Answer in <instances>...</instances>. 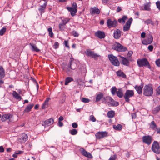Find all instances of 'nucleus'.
I'll list each match as a JSON object with an SVG mask.
<instances>
[{"label": "nucleus", "mask_w": 160, "mask_h": 160, "mask_svg": "<svg viewBox=\"0 0 160 160\" xmlns=\"http://www.w3.org/2000/svg\"><path fill=\"white\" fill-rule=\"evenodd\" d=\"M133 53V52L132 51H130L128 52V55L130 57Z\"/></svg>", "instance_id": "obj_58"}, {"label": "nucleus", "mask_w": 160, "mask_h": 160, "mask_svg": "<svg viewBox=\"0 0 160 160\" xmlns=\"http://www.w3.org/2000/svg\"><path fill=\"white\" fill-rule=\"evenodd\" d=\"M95 36L100 39H102L105 37V34L103 32L98 31L95 33Z\"/></svg>", "instance_id": "obj_14"}, {"label": "nucleus", "mask_w": 160, "mask_h": 160, "mask_svg": "<svg viewBox=\"0 0 160 160\" xmlns=\"http://www.w3.org/2000/svg\"><path fill=\"white\" fill-rule=\"evenodd\" d=\"M116 74L118 76L122 77L123 78H125L126 76V75L121 70L117 71L116 72Z\"/></svg>", "instance_id": "obj_29"}, {"label": "nucleus", "mask_w": 160, "mask_h": 160, "mask_svg": "<svg viewBox=\"0 0 160 160\" xmlns=\"http://www.w3.org/2000/svg\"><path fill=\"white\" fill-rule=\"evenodd\" d=\"M29 44L31 46L30 48L32 51L39 52L40 51V50L37 48L35 44L30 43Z\"/></svg>", "instance_id": "obj_20"}, {"label": "nucleus", "mask_w": 160, "mask_h": 160, "mask_svg": "<svg viewBox=\"0 0 160 160\" xmlns=\"http://www.w3.org/2000/svg\"><path fill=\"white\" fill-rule=\"evenodd\" d=\"M107 26L109 28L112 27H115L118 25V22L116 20L112 21L111 19H108L107 21Z\"/></svg>", "instance_id": "obj_10"}, {"label": "nucleus", "mask_w": 160, "mask_h": 160, "mask_svg": "<svg viewBox=\"0 0 160 160\" xmlns=\"http://www.w3.org/2000/svg\"><path fill=\"white\" fill-rule=\"evenodd\" d=\"M142 86L136 85L135 88L138 94H141L142 92Z\"/></svg>", "instance_id": "obj_27"}, {"label": "nucleus", "mask_w": 160, "mask_h": 160, "mask_svg": "<svg viewBox=\"0 0 160 160\" xmlns=\"http://www.w3.org/2000/svg\"><path fill=\"white\" fill-rule=\"evenodd\" d=\"M156 4L157 6V8L159 10H160V2L159 1H158L156 2Z\"/></svg>", "instance_id": "obj_56"}, {"label": "nucleus", "mask_w": 160, "mask_h": 160, "mask_svg": "<svg viewBox=\"0 0 160 160\" xmlns=\"http://www.w3.org/2000/svg\"><path fill=\"white\" fill-rule=\"evenodd\" d=\"M102 1L103 4H106L108 2L109 0H102Z\"/></svg>", "instance_id": "obj_61"}, {"label": "nucleus", "mask_w": 160, "mask_h": 160, "mask_svg": "<svg viewBox=\"0 0 160 160\" xmlns=\"http://www.w3.org/2000/svg\"><path fill=\"white\" fill-rule=\"evenodd\" d=\"M111 90V93L113 95H115L116 93L117 96L120 98H122L123 96V92L121 88L118 89L117 90L115 87H113L112 88Z\"/></svg>", "instance_id": "obj_3"}, {"label": "nucleus", "mask_w": 160, "mask_h": 160, "mask_svg": "<svg viewBox=\"0 0 160 160\" xmlns=\"http://www.w3.org/2000/svg\"><path fill=\"white\" fill-rule=\"evenodd\" d=\"M64 44L65 46L69 49L70 48V47L68 44V41L65 40L64 42Z\"/></svg>", "instance_id": "obj_49"}, {"label": "nucleus", "mask_w": 160, "mask_h": 160, "mask_svg": "<svg viewBox=\"0 0 160 160\" xmlns=\"http://www.w3.org/2000/svg\"><path fill=\"white\" fill-rule=\"evenodd\" d=\"M54 122L53 120L52 119L50 118L47 120L45 121V124L49 126L52 124Z\"/></svg>", "instance_id": "obj_36"}, {"label": "nucleus", "mask_w": 160, "mask_h": 160, "mask_svg": "<svg viewBox=\"0 0 160 160\" xmlns=\"http://www.w3.org/2000/svg\"><path fill=\"white\" fill-rule=\"evenodd\" d=\"M152 150L157 154L160 153V147L159 143L157 141H154L152 144Z\"/></svg>", "instance_id": "obj_6"}, {"label": "nucleus", "mask_w": 160, "mask_h": 160, "mask_svg": "<svg viewBox=\"0 0 160 160\" xmlns=\"http://www.w3.org/2000/svg\"><path fill=\"white\" fill-rule=\"evenodd\" d=\"M148 49L150 51H152L153 49V47L152 45H149L148 46Z\"/></svg>", "instance_id": "obj_55"}, {"label": "nucleus", "mask_w": 160, "mask_h": 160, "mask_svg": "<svg viewBox=\"0 0 160 160\" xmlns=\"http://www.w3.org/2000/svg\"><path fill=\"white\" fill-rule=\"evenodd\" d=\"M153 93V89L151 84L145 85L143 88V94L146 96H151Z\"/></svg>", "instance_id": "obj_2"}, {"label": "nucleus", "mask_w": 160, "mask_h": 160, "mask_svg": "<svg viewBox=\"0 0 160 160\" xmlns=\"http://www.w3.org/2000/svg\"><path fill=\"white\" fill-rule=\"evenodd\" d=\"M5 76V71L2 66H0V79L3 78Z\"/></svg>", "instance_id": "obj_26"}, {"label": "nucleus", "mask_w": 160, "mask_h": 160, "mask_svg": "<svg viewBox=\"0 0 160 160\" xmlns=\"http://www.w3.org/2000/svg\"><path fill=\"white\" fill-rule=\"evenodd\" d=\"M112 49L118 52H124L127 50L126 47L118 42H116L112 45Z\"/></svg>", "instance_id": "obj_4"}, {"label": "nucleus", "mask_w": 160, "mask_h": 160, "mask_svg": "<svg viewBox=\"0 0 160 160\" xmlns=\"http://www.w3.org/2000/svg\"><path fill=\"white\" fill-rule=\"evenodd\" d=\"M141 37L142 38H144L145 37L146 33L144 32H142L141 34Z\"/></svg>", "instance_id": "obj_63"}, {"label": "nucleus", "mask_w": 160, "mask_h": 160, "mask_svg": "<svg viewBox=\"0 0 160 160\" xmlns=\"http://www.w3.org/2000/svg\"><path fill=\"white\" fill-rule=\"evenodd\" d=\"M150 5L148 3L146 5H145L144 9L145 10L149 11L150 9Z\"/></svg>", "instance_id": "obj_45"}, {"label": "nucleus", "mask_w": 160, "mask_h": 160, "mask_svg": "<svg viewBox=\"0 0 160 160\" xmlns=\"http://www.w3.org/2000/svg\"><path fill=\"white\" fill-rule=\"evenodd\" d=\"M134 95V93L133 90H127L124 95V98L126 102H129L130 101L129 98L133 96Z\"/></svg>", "instance_id": "obj_8"}, {"label": "nucleus", "mask_w": 160, "mask_h": 160, "mask_svg": "<svg viewBox=\"0 0 160 160\" xmlns=\"http://www.w3.org/2000/svg\"><path fill=\"white\" fill-rule=\"evenodd\" d=\"M72 5L73 6V7L74 8H77V5L76 3L75 2H73Z\"/></svg>", "instance_id": "obj_59"}, {"label": "nucleus", "mask_w": 160, "mask_h": 160, "mask_svg": "<svg viewBox=\"0 0 160 160\" xmlns=\"http://www.w3.org/2000/svg\"><path fill=\"white\" fill-rule=\"evenodd\" d=\"M12 115L10 114H5L2 115V122H4L7 120H9L10 118H11Z\"/></svg>", "instance_id": "obj_22"}, {"label": "nucleus", "mask_w": 160, "mask_h": 160, "mask_svg": "<svg viewBox=\"0 0 160 160\" xmlns=\"http://www.w3.org/2000/svg\"><path fill=\"white\" fill-rule=\"evenodd\" d=\"M67 8L70 12L71 14L72 17L74 16L76 13L77 12V8H74L71 7H68Z\"/></svg>", "instance_id": "obj_16"}, {"label": "nucleus", "mask_w": 160, "mask_h": 160, "mask_svg": "<svg viewBox=\"0 0 160 160\" xmlns=\"http://www.w3.org/2000/svg\"><path fill=\"white\" fill-rule=\"evenodd\" d=\"M78 126V124L76 122H74L72 124V126L73 128H76Z\"/></svg>", "instance_id": "obj_57"}, {"label": "nucleus", "mask_w": 160, "mask_h": 160, "mask_svg": "<svg viewBox=\"0 0 160 160\" xmlns=\"http://www.w3.org/2000/svg\"><path fill=\"white\" fill-rule=\"evenodd\" d=\"M113 128L115 130L120 131L122 129V127L121 125L118 124L117 125H114L113 126Z\"/></svg>", "instance_id": "obj_30"}, {"label": "nucleus", "mask_w": 160, "mask_h": 160, "mask_svg": "<svg viewBox=\"0 0 160 160\" xmlns=\"http://www.w3.org/2000/svg\"><path fill=\"white\" fill-rule=\"evenodd\" d=\"M108 136V133L106 131L99 132L96 133L95 135L96 138L97 139H101Z\"/></svg>", "instance_id": "obj_11"}, {"label": "nucleus", "mask_w": 160, "mask_h": 160, "mask_svg": "<svg viewBox=\"0 0 160 160\" xmlns=\"http://www.w3.org/2000/svg\"><path fill=\"white\" fill-rule=\"evenodd\" d=\"M103 97V94L102 93H100L96 95V101L97 102L99 101Z\"/></svg>", "instance_id": "obj_28"}, {"label": "nucleus", "mask_w": 160, "mask_h": 160, "mask_svg": "<svg viewBox=\"0 0 160 160\" xmlns=\"http://www.w3.org/2000/svg\"><path fill=\"white\" fill-rule=\"evenodd\" d=\"M4 151V149L2 146L0 147V152H3Z\"/></svg>", "instance_id": "obj_62"}, {"label": "nucleus", "mask_w": 160, "mask_h": 160, "mask_svg": "<svg viewBox=\"0 0 160 160\" xmlns=\"http://www.w3.org/2000/svg\"><path fill=\"white\" fill-rule=\"evenodd\" d=\"M155 63L158 67H160V59L156 60L155 61Z\"/></svg>", "instance_id": "obj_51"}, {"label": "nucleus", "mask_w": 160, "mask_h": 160, "mask_svg": "<svg viewBox=\"0 0 160 160\" xmlns=\"http://www.w3.org/2000/svg\"><path fill=\"white\" fill-rule=\"evenodd\" d=\"M150 127L153 130H155L157 128V125L154 121H152L151 122Z\"/></svg>", "instance_id": "obj_39"}, {"label": "nucleus", "mask_w": 160, "mask_h": 160, "mask_svg": "<svg viewBox=\"0 0 160 160\" xmlns=\"http://www.w3.org/2000/svg\"><path fill=\"white\" fill-rule=\"evenodd\" d=\"M128 19L127 17L124 15L123 16L122 18L118 19V22L120 23L124 24L125 22V21Z\"/></svg>", "instance_id": "obj_31"}, {"label": "nucleus", "mask_w": 160, "mask_h": 160, "mask_svg": "<svg viewBox=\"0 0 160 160\" xmlns=\"http://www.w3.org/2000/svg\"><path fill=\"white\" fill-rule=\"evenodd\" d=\"M108 58L111 62L112 64L115 66L119 65L120 63L117 58L112 54L108 55Z\"/></svg>", "instance_id": "obj_7"}, {"label": "nucleus", "mask_w": 160, "mask_h": 160, "mask_svg": "<svg viewBox=\"0 0 160 160\" xmlns=\"http://www.w3.org/2000/svg\"><path fill=\"white\" fill-rule=\"evenodd\" d=\"M70 67L71 69L74 70L77 67V64L76 63L74 62L71 61L70 63Z\"/></svg>", "instance_id": "obj_33"}, {"label": "nucleus", "mask_w": 160, "mask_h": 160, "mask_svg": "<svg viewBox=\"0 0 160 160\" xmlns=\"http://www.w3.org/2000/svg\"><path fill=\"white\" fill-rule=\"evenodd\" d=\"M153 38L152 36H150L149 38L146 39L144 41H142V43L144 45H148L151 44Z\"/></svg>", "instance_id": "obj_18"}, {"label": "nucleus", "mask_w": 160, "mask_h": 160, "mask_svg": "<svg viewBox=\"0 0 160 160\" xmlns=\"http://www.w3.org/2000/svg\"><path fill=\"white\" fill-rule=\"evenodd\" d=\"M48 103H47V102L45 101L42 105V109H45V108H46V106L48 105Z\"/></svg>", "instance_id": "obj_54"}, {"label": "nucleus", "mask_w": 160, "mask_h": 160, "mask_svg": "<svg viewBox=\"0 0 160 160\" xmlns=\"http://www.w3.org/2000/svg\"><path fill=\"white\" fill-rule=\"evenodd\" d=\"M69 132L71 135H75L77 134L78 131L76 129H73L70 130Z\"/></svg>", "instance_id": "obj_42"}, {"label": "nucleus", "mask_w": 160, "mask_h": 160, "mask_svg": "<svg viewBox=\"0 0 160 160\" xmlns=\"http://www.w3.org/2000/svg\"><path fill=\"white\" fill-rule=\"evenodd\" d=\"M59 46V43L57 42H55L53 45L55 49L58 48Z\"/></svg>", "instance_id": "obj_52"}, {"label": "nucleus", "mask_w": 160, "mask_h": 160, "mask_svg": "<svg viewBox=\"0 0 160 160\" xmlns=\"http://www.w3.org/2000/svg\"><path fill=\"white\" fill-rule=\"evenodd\" d=\"M151 24L153 26H157L158 24V22L157 21H156L154 22H152Z\"/></svg>", "instance_id": "obj_53"}, {"label": "nucleus", "mask_w": 160, "mask_h": 160, "mask_svg": "<svg viewBox=\"0 0 160 160\" xmlns=\"http://www.w3.org/2000/svg\"><path fill=\"white\" fill-rule=\"evenodd\" d=\"M137 62L138 66L139 67L146 66H148L149 68L150 67L148 62L145 58L138 59L137 61Z\"/></svg>", "instance_id": "obj_5"}, {"label": "nucleus", "mask_w": 160, "mask_h": 160, "mask_svg": "<svg viewBox=\"0 0 160 160\" xmlns=\"http://www.w3.org/2000/svg\"><path fill=\"white\" fill-rule=\"evenodd\" d=\"M90 13L92 14H98L100 13V11L99 9L94 7L90 9Z\"/></svg>", "instance_id": "obj_21"}, {"label": "nucleus", "mask_w": 160, "mask_h": 160, "mask_svg": "<svg viewBox=\"0 0 160 160\" xmlns=\"http://www.w3.org/2000/svg\"><path fill=\"white\" fill-rule=\"evenodd\" d=\"M89 118L90 120L92 121L93 122H95L96 121V119L93 115H90L89 117Z\"/></svg>", "instance_id": "obj_47"}, {"label": "nucleus", "mask_w": 160, "mask_h": 160, "mask_svg": "<svg viewBox=\"0 0 160 160\" xmlns=\"http://www.w3.org/2000/svg\"><path fill=\"white\" fill-rule=\"evenodd\" d=\"M80 151L81 152L82 154L86 157L90 158L92 156L91 154L89 152H87L83 148H82L80 149Z\"/></svg>", "instance_id": "obj_23"}, {"label": "nucleus", "mask_w": 160, "mask_h": 160, "mask_svg": "<svg viewBox=\"0 0 160 160\" xmlns=\"http://www.w3.org/2000/svg\"><path fill=\"white\" fill-rule=\"evenodd\" d=\"M115 113L114 111L111 110L109 111L107 113L108 117L110 118H112L114 117Z\"/></svg>", "instance_id": "obj_35"}, {"label": "nucleus", "mask_w": 160, "mask_h": 160, "mask_svg": "<svg viewBox=\"0 0 160 160\" xmlns=\"http://www.w3.org/2000/svg\"><path fill=\"white\" fill-rule=\"evenodd\" d=\"M34 106V104H28L25 108V110L24 111V112H30L32 108H33Z\"/></svg>", "instance_id": "obj_25"}, {"label": "nucleus", "mask_w": 160, "mask_h": 160, "mask_svg": "<svg viewBox=\"0 0 160 160\" xmlns=\"http://www.w3.org/2000/svg\"><path fill=\"white\" fill-rule=\"evenodd\" d=\"M81 101L83 102L88 103L90 102V100L88 98H82L81 99Z\"/></svg>", "instance_id": "obj_44"}, {"label": "nucleus", "mask_w": 160, "mask_h": 160, "mask_svg": "<svg viewBox=\"0 0 160 160\" xmlns=\"http://www.w3.org/2000/svg\"><path fill=\"white\" fill-rule=\"evenodd\" d=\"M70 19L69 18H61V22L65 25H66L70 20Z\"/></svg>", "instance_id": "obj_32"}, {"label": "nucleus", "mask_w": 160, "mask_h": 160, "mask_svg": "<svg viewBox=\"0 0 160 160\" xmlns=\"http://www.w3.org/2000/svg\"><path fill=\"white\" fill-rule=\"evenodd\" d=\"M6 30V28H3L0 30V35L1 36L3 35L5 32Z\"/></svg>", "instance_id": "obj_43"}, {"label": "nucleus", "mask_w": 160, "mask_h": 160, "mask_svg": "<svg viewBox=\"0 0 160 160\" xmlns=\"http://www.w3.org/2000/svg\"><path fill=\"white\" fill-rule=\"evenodd\" d=\"M48 31L49 32V36L51 37L52 38L53 35V33L52 32V29L51 28H49L48 29Z\"/></svg>", "instance_id": "obj_41"}, {"label": "nucleus", "mask_w": 160, "mask_h": 160, "mask_svg": "<svg viewBox=\"0 0 160 160\" xmlns=\"http://www.w3.org/2000/svg\"><path fill=\"white\" fill-rule=\"evenodd\" d=\"M73 81V79L71 77H68L66 78L65 80V85H68V83L70 82Z\"/></svg>", "instance_id": "obj_34"}, {"label": "nucleus", "mask_w": 160, "mask_h": 160, "mask_svg": "<svg viewBox=\"0 0 160 160\" xmlns=\"http://www.w3.org/2000/svg\"><path fill=\"white\" fill-rule=\"evenodd\" d=\"M12 95L13 97L19 101L22 99V97L19 95L17 92L15 91H13L12 92Z\"/></svg>", "instance_id": "obj_24"}, {"label": "nucleus", "mask_w": 160, "mask_h": 160, "mask_svg": "<svg viewBox=\"0 0 160 160\" xmlns=\"http://www.w3.org/2000/svg\"><path fill=\"white\" fill-rule=\"evenodd\" d=\"M144 22L145 23L147 24V25H148L150 23L151 24L152 21L151 19H148L144 21Z\"/></svg>", "instance_id": "obj_50"}, {"label": "nucleus", "mask_w": 160, "mask_h": 160, "mask_svg": "<svg viewBox=\"0 0 160 160\" xmlns=\"http://www.w3.org/2000/svg\"><path fill=\"white\" fill-rule=\"evenodd\" d=\"M65 26V24H64L62 22H61L59 24V29L61 31H63L64 30V29L66 28Z\"/></svg>", "instance_id": "obj_38"}, {"label": "nucleus", "mask_w": 160, "mask_h": 160, "mask_svg": "<svg viewBox=\"0 0 160 160\" xmlns=\"http://www.w3.org/2000/svg\"><path fill=\"white\" fill-rule=\"evenodd\" d=\"M160 110V105L156 107L153 110L152 113L156 114Z\"/></svg>", "instance_id": "obj_37"}, {"label": "nucleus", "mask_w": 160, "mask_h": 160, "mask_svg": "<svg viewBox=\"0 0 160 160\" xmlns=\"http://www.w3.org/2000/svg\"><path fill=\"white\" fill-rule=\"evenodd\" d=\"M117 158V156L115 154L111 156L108 160H116Z\"/></svg>", "instance_id": "obj_48"}, {"label": "nucleus", "mask_w": 160, "mask_h": 160, "mask_svg": "<svg viewBox=\"0 0 160 160\" xmlns=\"http://www.w3.org/2000/svg\"><path fill=\"white\" fill-rule=\"evenodd\" d=\"M102 101V103L108 104L109 106H117L119 105L118 102L114 101L109 96L104 97Z\"/></svg>", "instance_id": "obj_1"}, {"label": "nucleus", "mask_w": 160, "mask_h": 160, "mask_svg": "<svg viewBox=\"0 0 160 160\" xmlns=\"http://www.w3.org/2000/svg\"><path fill=\"white\" fill-rule=\"evenodd\" d=\"M157 92L158 94L160 95V85L157 88Z\"/></svg>", "instance_id": "obj_60"}, {"label": "nucleus", "mask_w": 160, "mask_h": 160, "mask_svg": "<svg viewBox=\"0 0 160 160\" xmlns=\"http://www.w3.org/2000/svg\"><path fill=\"white\" fill-rule=\"evenodd\" d=\"M121 36V32L119 29L115 30L113 32V37L116 39H119Z\"/></svg>", "instance_id": "obj_15"}, {"label": "nucleus", "mask_w": 160, "mask_h": 160, "mask_svg": "<svg viewBox=\"0 0 160 160\" xmlns=\"http://www.w3.org/2000/svg\"><path fill=\"white\" fill-rule=\"evenodd\" d=\"M72 34L75 37H77L79 36L78 33L75 31H73L72 32Z\"/></svg>", "instance_id": "obj_46"}, {"label": "nucleus", "mask_w": 160, "mask_h": 160, "mask_svg": "<svg viewBox=\"0 0 160 160\" xmlns=\"http://www.w3.org/2000/svg\"><path fill=\"white\" fill-rule=\"evenodd\" d=\"M121 58V63L126 66H128L129 65V62L128 59L124 57L119 56Z\"/></svg>", "instance_id": "obj_17"}, {"label": "nucleus", "mask_w": 160, "mask_h": 160, "mask_svg": "<svg viewBox=\"0 0 160 160\" xmlns=\"http://www.w3.org/2000/svg\"><path fill=\"white\" fill-rule=\"evenodd\" d=\"M142 141L144 143L149 145L153 141V138L149 135L144 136L142 137Z\"/></svg>", "instance_id": "obj_9"}, {"label": "nucleus", "mask_w": 160, "mask_h": 160, "mask_svg": "<svg viewBox=\"0 0 160 160\" xmlns=\"http://www.w3.org/2000/svg\"><path fill=\"white\" fill-rule=\"evenodd\" d=\"M132 20V18H130L126 22V24L123 26V31L124 32H125L129 30Z\"/></svg>", "instance_id": "obj_12"}, {"label": "nucleus", "mask_w": 160, "mask_h": 160, "mask_svg": "<svg viewBox=\"0 0 160 160\" xmlns=\"http://www.w3.org/2000/svg\"><path fill=\"white\" fill-rule=\"evenodd\" d=\"M85 53L87 55L91 57L95 60L97 59V58L99 56V55L95 53L94 52L91 51L89 50H87Z\"/></svg>", "instance_id": "obj_13"}, {"label": "nucleus", "mask_w": 160, "mask_h": 160, "mask_svg": "<svg viewBox=\"0 0 160 160\" xmlns=\"http://www.w3.org/2000/svg\"><path fill=\"white\" fill-rule=\"evenodd\" d=\"M47 2H46L43 4V5L40 6L39 8H38V10L40 13L41 15H42V13H44L45 12V10L47 5Z\"/></svg>", "instance_id": "obj_19"}, {"label": "nucleus", "mask_w": 160, "mask_h": 160, "mask_svg": "<svg viewBox=\"0 0 160 160\" xmlns=\"http://www.w3.org/2000/svg\"><path fill=\"white\" fill-rule=\"evenodd\" d=\"M22 139L23 142H25L28 140V136L26 134H22Z\"/></svg>", "instance_id": "obj_40"}, {"label": "nucleus", "mask_w": 160, "mask_h": 160, "mask_svg": "<svg viewBox=\"0 0 160 160\" xmlns=\"http://www.w3.org/2000/svg\"><path fill=\"white\" fill-rule=\"evenodd\" d=\"M122 10V9L121 7H118L117 9V12H120Z\"/></svg>", "instance_id": "obj_64"}]
</instances>
